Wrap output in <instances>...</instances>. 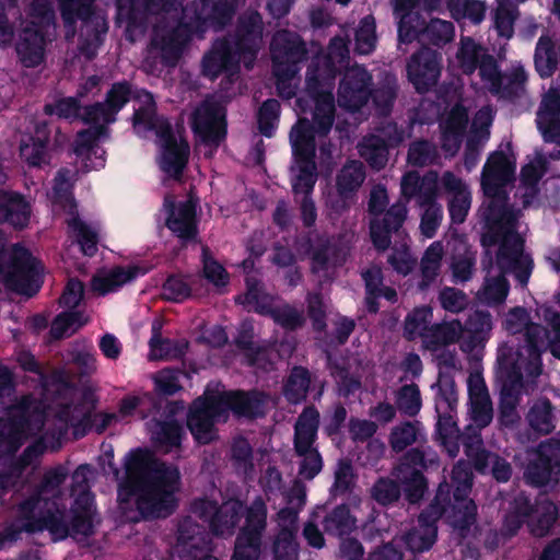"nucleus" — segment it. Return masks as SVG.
Masks as SVG:
<instances>
[{
  "label": "nucleus",
  "instance_id": "nucleus-1",
  "mask_svg": "<svg viewBox=\"0 0 560 560\" xmlns=\"http://www.w3.org/2000/svg\"><path fill=\"white\" fill-rule=\"evenodd\" d=\"M514 173L515 167L504 152L490 154L481 173V187L489 201L481 212L486 225L480 241L483 247L500 241L499 265L509 269L515 261L525 281L532 256L524 250V238L516 231L518 212L509 205L504 189L514 179Z\"/></svg>",
  "mask_w": 560,
  "mask_h": 560
},
{
  "label": "nucleus",
  "instance_id": "nucleus-2",
  "mask_svg": "<svg viewBox=\"0 0 560 560\" xmlns=\"http://www.w3.org/2000/svg\"><path fill=\"white\" fill-rule=\"evenodd\" d=\"M121 488L135 497L143 518L166 517L176 506L175 492L180 474L176 466L155 458L150 452L135 451L125 459V472L114 470Z\"/></svg>",
  "mask_w": 560,
  "mask_h": 560
},
{
  "label": "nucleus",
  "instance_id": "nucleus-3",
  "mask_svg": "<svg viewBox=\"0 0 560 560\" xmlns=\"http://www.w3.org/2000/svg\"><path fill=\"white\" fill-rule=\"evenodd\" d=\"M145 10L156 15L148 55L143 60L145 72L154 74L159 65L177 66L185 46L190 39V28L182 22V0H145Z\"/></svg>",
  "mask_w": 560,
  "mask_h": 560
},
{
  "label": "nucleus",
  "instance_id": "nucleus-4",
  "mask_svg": "<svg viewBox=\"0 0 560 560\" xmlns=\"http://www.w3.org/2000/svg\"><path fill=\"white\" fill-rule=\"evenodd\" d=\"M262 42V20L259 13L253 12L240 19L237 34L233 39L217 42L211 51L202 60V72L215 79L224 72L225 80L221 83V92H229L228 84L238 79V63L243 62L250 69Z\"/></svg>",
  "mask_w": 560,
  "mask_h": 560
},
{
  "label": "nucleus",
  "instance_id": "nucleus-5",
  "mask_svg": "<svg viewBox=\"0 0 560 560\" xmlns=\"http://www.w3.org/2000/svg\"><path fill=\"white\" fill-rule=\"evenodd\" d=\"M230 410L245 417L262 416L264 396L256 392H223L197 398L189 409L187 425L198 443L208 444L215 439L214 423L225 421Z\"/></svg>",
  "mask_w": 560,
  "mask_h": 560
},
{
  "label": "nucleus",
  "instance_id": "nucleus-6",
  "mask_svg": "<svg viewBox=\"0 0 560 560\" xmlns=\"http://www.w3.org/2000/svg\"><path fill=\"white\" fill-rule=\"evenodd\" d=\"M51 384L54 390L48 401L51 402L49 409L54 418L49 420L44 435L38 439L43 443L47 442L49 436L59 441L70 427L74 429V434L78 436L80 428H84L90 422L91 410L97 402L95 388L91 385L83 388L82 402L78 404L75 402L78 392L65 380L63 374L56 375Z\"/></svg>",
  "mask_w": 560,
  "mask_h": 560
},
{
  "label": "nucleus",
  "instance_id": "nucleus-7",
  "mask_svg": "<svg viewBox=\"0 0 560 560\" xmlns=\"http://www.w3.org/2000/svg\"><path fill=\"white\" fill-rule=\"evenodd\" d=\"M47 529L54 539L67 537L63 512L56 503L33 493L20 502L14 511V522L0 532V548L16 541L22 532L36 533Z\"/></svg>",
  "mask_w": 560,
  "mask_h": 560
},
{
  "label": "nucleus",
  "instance_id": "nucleus-8",
  "mask_svg": "<svg viewBox=\"0 0 560 560\" xmlns=\"http://www.w3.org/2000/svg\"><path fill=\"white\" fill-rule=\"evenodd\" d=\"M524 336L523 346L514 348L502 343L497 354L498 375L501 383L508 384L510 381H515L520 388H523L524 375L537 377L541 374L540 354L546 350L547 329L541 325H533L527 328Z\"/></svg>",
  "mask_w": 560,
  "mask_h": 560
},
{
  "label": "nucleus",
  "instance_id": "nucleus-9",
  "mask_svg": "<svg viewBox=\"0 0 560 560\" xmlns=\"http://www.w3.org/2000/svg\"><path fill=\"white\" fill-rule=\"evenodd\" d=\"M60 15L65 26V37L73 40L77 20L81 21L79 51L91 60L103 43L108 30L105 16L94 10V0H58Z\"/></svg>",
  "mask_w": 560,
  "mask_h": 560
},
{
  "label": "nucleus",
  "instance_id": "nucleus-10",
  "mask_svg": "<svg viewBox=\"0 0 560 560\" xmlns=\"http://www.w3.org/2000/svg\"><path fill=\"white\" fill-rule=\"evenodd\" d=\"M45 423L46 405L32 395L24 396L9 419H0V457L15 453L27 438L40 433Z\"/></svg>",
  "mask_w": 560,
  "mask_h": 560
},
{
  "label": "nucleus",
  "instance_id": "nucleus-11",
  "mask_svg": "<svg viewBox=\"0 0 560 560\" xmlns=\"http://www.w3.org/2000/svg\"><path fill=\"white\" fill-rule=\"evenodd\" d=\"M290 142L294 155V164L290 167L292 191L295 199L311 196L317 180L315 158V136L311 121L300 118L291 128Z\"/></svg>",
  "mask_w": 560,
  "mask_h": 560
},
{
  "label": "nucleus",
  "instance_id": "nucleus-12",
  "mask_svg": "<svg viewBox=\"0 0 560 560\" xmlns=\"http://www.w3.org/2000/svg\"><path fill=\"white\" fill-rule=\"evenodd\" d=\"M5 241L0 231V275L8 289L28 298L35 295L42 285L43 268L28 249L15 244L5 252Z\"/></svg>",
  "mask_w": 560,
  "mask_h": 560
},
{
  "label": "nucleus",
  "instance_id": "nucleus-13",
  "mask_svg": "<svg viewBox=\"0 0 560 560\" xmlns=\"http://www.w3.org/2000/svg\"><path fill=\"white\" fill-rule=\"evenodd\" d=\"M319 427V412L308 406L298 417L294 424L293 452L299 458L298 475L301 479L312 480L323 469V457L316 446Z\"/></svg>",
  "mask_w": 560,
  "mask_h": 560
},
{
  "label": "nucleus",
  "instance_id": "nucleus-14",
  "mask_svg": "<svg viewBox=\"0 0 560 560\" xmlns=\"http://www.w3.org/2000/svg\"><path fill=\"white\" fill-rule=\"evenodd\" d=\"M388 205L387 191L377 186L371 190L369 212L374 215L370 221V235L374 247L385 252L392 244V234L397 233L406 221L408 208L406 202L398 200L384 212Z\"/></svg>",
  "mask_w": 560,
  "mask_h": 560
},
{
  "label": "nucleus",
  "instance_id": "nucleus-15",
  "mask_svg": "<svg viewBox=\"0 0 560 560\" xmlns=\"http://www.w3.org/2000/svg\"><path fill=\"white\" fill-rule=\"evenodd\" d=\"M242 516L244 524L235 538L231 560H258L268 525V508L262 497H256L249 505L244 506Z\"/></svg>",
  "mask_w": 560,
  "mask_h": 560
},
{
  "label": "nucleus",
  "instance_id": "nucleus-16",
  "mask_svg": "<svg viewBox=\"0 0 560 560\" xmlns=\"http://www.w3.org/2000/svg\"><path fill=\"white\" fill-rule=\"evenodd\" d=\"M51 200L70 215L67 223L75 233L82 252L88 256H93L97 249V234L79 218L75 211L77 206L72 196L71 172L69 170L63 168L57 173L54 179Z\"/></svg>",
  "mask_w": 560,
  "mask_h": 560
},
{
  "label": "nucleus",
  "instance_id": "nucleus-17",
  "mask_svg": "<svg viewBox=\"0 0 560 560\" xmlns=\"http://www.w3.org/2000/svg\"><path fill=\"white\" fill-rule=\"evenodd\" d=\"M225 103L223 94H214L208 96L192 113V130L206 145L217 148L226 136Z\"/></svg>",
  "mask_w": 560,
  "mask_h": 560
},
{
  "label": "nucleus",
  "instance_id": "nucleus-18",
  "mask_svg": "<svg viewBox=\"0 0 560 560\" xmlns=\"http://www.w3.org/2000/svg\"><path fill=\"white\" fill-rule=\"evenodd\" d=\"M191 513L209 524L211 533L219 537H231L244 512L242 501L231 499L218 505L215 501L196 499L190 506Z\"/></svg>",
  "mask_w": 560,
  "mask_h": 560
},
{
  "label": "nucleus",
  "instance_id": "nucleus-19",
  "mask_svg": "<svg viewBox=\"0 0 560 560\" xmlns=\"http://www.w3.org/2000/svg\"><path fill=\"white\" fill-rule=\"evenodd\" d=\"M326 59H320L315 63L314 70L306 72L305 90L313 98L315 106L313 110V122L311 124L313 132L319 136H326L330 131L336 114L335 97L330 91L332 80H323L317 75L318 68L327 66Z\"/></svg>",
  "mask_w": 560,
  "mask_h": 560
},
{
  "label": "nucleus",
  "instance_id": "nucleus-20",
  "mask_svg": "<svg viewBox=\"0 0 560 560\" xmlns=\"http://www.w3.org/2000/svg\"><path fill=\"white\" fill-rule=\"evenodd\" d=\"M457 401L458 396L454 382L445 383L439 387L435 401L438 413L435 435L439 443L452 458L456 457L459 453L460 431L450 413L455 409Z\"/></svg>",
  "mask_w": 560,
  "mask_h": 560
},
{
  "label": "nucleus",
  "instance_id": "nucleus-21",
  "mask_svg": "<svg viewBox=\"0 0 560 560\" xmlns=\"http://www.w3.org/2000/svg\"><path fill=\"white\" fill-rule=\"evenodd\" d=\"M444 488L443 499L439 505L442 509V516L454 532L462 538L477 537L479 529L477 522V505L469 497H451L450 487L446 481H442L436 490L435 497Z\"/></svg>",
  "mask_w": 560,
  "mask_h": 560
},
{
  "label": "nucleus",
  "instance_id": "nucleus-22",
  "mask_svg": "<svg viewBox=\"0 0 560 560\" xmlns=\"http://www.w3.org/2000/svg\"><path fill=\"white\" fill-rule=\"evenodd\" d=\"M132 95V86L128 81L116 82L107 91L104 102L82 107L80 119L96 129H104V135L108 136V125L116 121L117 114Z\"/></svg>",
  "mask_w": 560,
  "mask_h": 560
},
{
  "label": "nucleus",
  "instance_id": "nucleus-23",
  "mask_svg": "<svg viewBox=\"0 0 560 560\" xmlns=\"http://www.w3.org/2000/svg\"><path fill=\"white\" fill-rule=\"evenodd\" d=\"M454 37V25L450 21L432 19L424 27H421L419 14L404 13L398 25V38L401 43H411L415 39L423 44L443 46Z\"/></svg>",
  "mask_w": 560,
  "mask_h": 560
},
{
  "label": "nucleus",
  "instance_id": "nucleus-24",
  "mask_svg": "<svg viewBox=\"0 0 560 560\" xmlns=\"http://www.w3.org/2000/svg\"><path fill=\"white\" fill-rule=\"evenodd\" d=\"M494 245H497V243ZM498 245H499V247H498V250L495 254V265L499 269V273L493 275V276L490 275L493 266H492V259H491V257H489V266L488 267L485 266V269L487 270L488 275L485 278L481 289L477 293L478 300L489 306H497V305H501L504 303V301L509 294V290H510L509 281L505 278L506 273L513 275L514 278L516 279V281L518 282V284L522 288H525L528 283L529 277L534 269V261L532 260L530 269H529V271L525 278V281H524L523 278L520 277V273H518L522 270L518 268V265L515 261L512 260L511 268H509V269L503 268L498 262V255L500 253V241L498 242ZM490 247L491 246L485 247L487 249L486 253L489 256H491V254L489 252Z\"/></svg>",
  "mask_w": 560,
  "mask_h": 560
},
{
  "label": "nucleus",
  "instance_id": "nucleus-25",
  "mask_svg": "<svg viewBox=\"0 0 560 560\" xmlns=\"http://www.w3.org/2000/svg\"><path fill=\"white\" fill-rule=\"evenodd\" d=\"M372 74L362 66L346 69L338 88V104L349 112H358L371 97Z\"/></svg>",
  "mask_w": 560,
  "mask_h": 560
},
{
  "label": "nucleus",
  "instance_id": "nucleus-26",
  "mask_svg": "<svg viewBox=\"0 0 560 560\" xmlns=\"http://www.w3.org/2000/svg\"><path fill=\"white\" fill-rule=\"evenodd\" d=\"M442 489H444L442 487ZM444 490L440 491L438 497L420 513L418 525L408 530L402 540L407 548L412 552H423L429 550L438 537V521L442 517V509L439 505L443 499Z\"/></svg>",
  "mask_w": 560,
  "mask_h": 560
},
{
  "label": "nucleus",
  "instance_id": "nucleus-27",
  "mask_svg": "<svg viewBox=\"0 0 560 560\" xmlns=\"http://www.w3.org/2000/svg\"><path fill=\"white\" fill-rule=\"evenodd\" d=\"M490 71V75L483 77L481 81L492 95L510 102L525 95L528 74L522 65H514L505 72H501L497 62Z\"/></svg>",
  "mask_w": 560,
  "mask_h": 560
},
{
  "label": "nucleus",
  "instance_id": "nucleus-28",
  "mask_svg": "<svg viewBox=\"0 0 560 560\" xmlns=\"http://www.w3.org/2000/svg\"><path fill=\"white\" fill-rule=\"evenodd\" d=\"M560 466V442H541L535 451V458L530 459L524 478L527 483L544 487L557 480Z\"/></svg>",
  "mask_w": 560,
  "mask_h": 560
},
{
  "label": "nucleus",
  "instance_id": "nucleus-29",
  "mask_svg": "<svg viewBox=\"0 0 560 560\" xmlns=\"http://www.w3.org/2000/svg\"><path fill=\"white\" fill-rule=\"evenodd\" d=\"M270 52L273 70L285 74L291 69L299 70L298 65L306 58L307 49L299 34L281 30L272 37Z\"/></svg>",
  "mask_w": 560,
  "mask_h": 560
},
{
  "label": "nucleus",
  "instance_id": "nucleus-30",
  "mask_svg": "<svg viewBox=\"0 0 560 560\" xmlns=\"http://www.w3.org/2000/svg\"><path fill=\"white\" fill-rule=\"evenodd\" d=\"M560 85L551 86L541 98L537 110L536 124L546 143H555L556 153H549L551 160L560 159Z\"/></svg>",
  "mask_w": 560,
  "mask_h": 560
},
{
  "label": "nucleus",
  "instance_id": "nucleus-31",
  "mask_svg": "<svg viewBox=\"0 0 560 560\" xmlns=\"http://www.w3.org/2000/svg\"><path fill=\"white\" fill-rule=\"evenodd\" d=\"M440 59V54L428 47L411 55L407 63V74L417 92L425 93L436 84L441 73Z\"/></svg>",
  "mask_w": 560,
  "mask_h": 560
},
{
  "label": "nucleus",
  "instance_id": "nucleus-32",
  "mask_svg": "<svg viewBox=\"0 0 560 560\" xmlns=\"http://www.w3.org/2000/svg\"><path fill=\"white\" fill-rule=\"evenodd\" d=\"M209 537L206 529L191 516H186L178 524L176 550L182 560H218L207 555Z\"/></svg>",
  "mask_w": 560,
  "mask_h": 560
},
{
  "label": "nucleus",
  "instance_id": "nucleus-33",
  "mask_svg": "<svg viewBox=\"0 0 560 560\" xmlns=\"http://www.w3.org/2000/svg\"><path fill=\"white\" fill-rule=\"evenodd\" d=\"M492 328V315L489 311L475 310L470 312L465 323H462L460 351L477 358L490 339Z\"/></svg>",
  "mask_w": 560,
  "mask_h": 560
},
{
  "label": "nucleus",
  "instance_id": "nucleus-34",
  "mask_svg": "<svg viewBox=\"0 0 560 560\" xmlns=\"http://www.w3.org/2000/svg\"><path fill=\"white\" fill-rule=\"evenodd\" d=\"M400 190L406 205L412 198H416L419 207L439 203V174L436 171H429L420 176L417 171H409L401 177Z\"/></svg>",
  "mask_w": 560,
  "mask_h": 560
},
{
  "label": "nucleus",
  "instance_id": "nucleus-35",
  "mask_svg": "<svg viewBox=\"0 0 560 560\" xmlns=\"http://www.w3.org/2000/svg\"><path fill=\"white\" fill-rule=\"evenodd\" d=\"M458 67L465 74H472L478 70L482 80L490 75V70L498 62L488 49L471 37H462L456 51Z\"/></svg>",
  "mask_w": 560,
  "mask_h": 560
},
{
  "label": "nucleus",
  "instance_id": "nucleus-36",
  "mask_svg": "<svg viewBox=\"0 0 560 560\" xmlns=\"http://www.w3.org/2000/svg\"><path fill=\"white\" fill-rule=\"evenodd\" d=\"M467 388L469 419L479 427H488L493 419V407L485 378L480 372L476 371L469 374Z\"/></svg>",
  "mask_w": 560,
  "mask_h": 560
},
{
  "label": "nucleus",
  "instance_id": "nucleus-37",
  "mask_svg": "<svg viewBox=\"0 0 560 560\" xmlns=\"http://www.w3.org/2000/svg\"><path fill=\"white\" fill-rule=\"evenodd\" d=\"M160 138L163 140L161 168L170 176L178 179L188 162L189 145L186 140L177 139L174 136L171 125L161 127Z\"/></svg>",
  "mask_w": 560,
  "mask_h": 560
},
{
  "label": "nucleus",
  "instance_id": "nucleus-38",
  "mask_svg": "<svg viewBox=\"0 0 560 560\" xmlns=\"http://www.w3.org/2000/svg\"><path fill=\"white\" fill-rule=\"evenodd\" d=\"M164 208L168 217L166 226L182 240H192L197 235L196 211L191 201L175 205L172 196L164 198Z\"/></svg>",
  "mask_w": 560,
  "mask_h": 560
},
{
  "label": "nucleus",
  "instance_id": "nucleus-39",
  "mask_svg": "<svg viewBox=\"0 0 560 560\" xmlns=\"http://www.w3.org/2000/svg\"><path fill=\"white\" fill-rule=\"evenodd\" d=\"M441 184L445 192L450 195L447 207L452 222L455 224L463 223L471 203L468 186L451 171L443 173Z\"/></svg>",
  "mask_w": 560,
  "mask_h": 560
},
{
  "label": "nucleus",
  "instance_id": "nucleus-40",
  "mask_svg": "<svg viewBox=\"0 0 560 560\" xmlns=\"http://www.w3.org/2000/svg\"><path fill=\"white\" fill-rule=\"evenodd\" d=\"M549 153L545 150L536 151L534 160L522 168L518 191L524 208L530 206L538 196V184L548 171ZM551 153H556V151Z\"/></svg>",
  "mask_w": 560,
  "mask_h": 560
},
{
  "label": "nucleus",
  "instance_id": "nucleus-41",
  "mask_svg": "<svg viewBox=\"0 0 560 560\" xmlns=\"http://www.w3.org/2000/svg\"><path fill=\"white\" fill-rule=\"evenodd\" d=\"M51 33L40 28L24 26L16 43V52L25 67H36L44 58L46 38Z\"/></svg>",
  "mask_w": 560,
  "mask_h": 560
},
{
  "label": "nucleus",
  "instance_id": "nucleus-42",
  "mask_svg": "<svg viewBox=\"0 0 560 560\" xmlns=\"http://www.w3.org/2000/svg\"><path fill=\"white\" fill-rule=\"evenodd\" d=\"M31 206L18 192L0 190V222H8L14 228L27 225Z\"/></svg>",
  "mask_w": 560,
  "mask_h": 560
},
{
  "label": "nucleus",
  "instance_id": "nucleus-43",
  "mask_svg": "<svg viewBox=\"0 0 560 560\" xmlns=\"http://www.w3.org/2000/svg\"><path fill=\"white\" fill-rule=\"evenodd\" d=\"M522 388L517 382H509L501 386L499 400V422L504 428H513L521 421L517 412Z\"/></svg>",
  "mask_w": 560,
  "mask_h": 560
},
{
  "label": "nucleus",
  "instance_id": "nucleus-44",
  "mask_svg": "<svg viewBox=\"0 0 560 560\" xmlns=\"http://www.w3.org/2000/svg\"><path fill=\"white\" fill-rule=\"evenodd\" d=\"M357 517L348 504H339L331 509L323 518L322 525L327 535L342 538L357 529Z\"/></svg>",
  "mask_w": 560,
  "mask_h": 560
},
{
  "label": "nucleus",
  "instance_id": "nucleus-45",
  "mask_svg": "<svg viewBox=\"0 0 560 560\" xmlns=\"http://www.w3.org/2000/svg\"><path fill=\"white\" fill-rule=\"evenodd\" d=\"M357 150L371 168L381 171L386 167L389 160V149L381 136L369 133L358 142Z\"/></svg>",
  "mask_w": 560,
  "mask_h": 560
},
{
  "label": "nucleus",
  "instance_id": "nucleus-46",
  "mask_svg": "<svg viewBox=\"0 0 560 560\" xmlns=\"http://www.w3.org/2000/svg\"><path fill=\"white\" fill-rule=\"evenodd\" d=\"M137 98L142 100V105L135 110L132 121L135 130L141 135L149 130H155L156 135L161 136V127L163 125H170L163 118L156 116L155 103L150 93L143 92L138 94Z\"/></svg>",
  "mask_w": 560,
  "mask_h": 560
},
{
  "label": "nucleus",
  "instance_id": "nucleus-47",
  "mask_svg": "<svg viewBox=\"0 0 560 560\" xmlns=\"http://www.w3.org/2000/svg\"><path fill=\"white\" fill-rule=\"evenodd\" d=\"M349 38L345 39L342 37L336 36L330 40L328 54L326 56H317L312 59L307 71L314 70V66L320 59L327 60V66H320L317 71V75L323 80H334L337 69L335 67L336 62H341L349 54L348 43Z\"/></svg>",
  "mask_w": 560,
  "mask_h": 560
},
{
  "label": "nucleus",
  "instance_id": "nucleus-48",
  "mask_svg": "<svg viewBox=\"0 0 560 560\" xmlns=\"http://www.w3.org/2000/svg\"><path fill=\"white\" fill-rule=\"evenodd\" d=\"M558 510L553 502L547 498L535 501V509L527 524L530 533L536 537L546 536L553 526Z\"/></svg>",
  "mask_w": 560,
  "mask_h": 560
},
{
  "label": "nucleus",
  "instance_id": "nucleus-49",
  "mask_svg": "<svg viewBox=\"0 0 560 560\" xmlns=\"http://www.w3.org/2000/svg\"><path fill=\"white\" fill-rule=\"evenodd\" d=\"M423 440L420 421H402L390 429L388 443L393 452L401 453Z\"/></svg>",
  "mask_w": 560,
  "mask_h": 560
},
{
  "label": "nucleus",
  "instance_id": "nucleus-50",
  "mask_svg": "<svg viewBox=\"0 0 560 560\" xmlns=\"http://www.w3.org/2000/svg\"><path fill=\"white\" fill-rule=\"evenodd\" d=\"M444 256V247L442 242H433L423 253L420 260L421 280L418 283L420 290H427L438 278L442 259Z\"/></svg>",
  "mask_w": 560,
  "mask_h": 560
},
{
  "label": "nucleus",
  "instance_id": "nucleus-51",
  "mask_svg": "<svg viewBox=\"0 0 560 560\" xmlns=\"http://www.w3.org/2000/svg\"><path fill=\"white\" fill-rule=\"evenodd\" d=\"M526 0H499L492 13L493 26L500 37L510 39L514 35V24L518 19V3Z\"/></svg>",
  "mask_w": 560,
  "mask_h": 560
},
{
  "label": "nucleus",
  "instance_id": "nucleus-52",
  "mask_svg": "<svg viewBox=\"0 0 560 560\" xmlns=\"http://www.w3.org/2000/svg\"><path fill=\"white\" fill-rule=\"evenodd\" d=\"M365 167L358 160L348 161L337 174L336 187L342 198L355 192L365 179Z\"/></svg>",
  "mask_w": 560,
  "mask_h": 560
},
{
  "label": "nucleus",
  "instance_id": "nucleus-53",
  "mask_svg": "<svg viewBox=\"0 0 560 560\" xmlns=\"http://www.w3.org/2000/svg\"><path fill=\"white\" fill-rule=\"evenodd\" d=\"M463 338L462 322L459 319H452L450 322H442L431 325L427 334L425 345L430 349H438L453 343H458Z\"/></svg>",
  "mask_w": 560,
  "mask_h": 560
},
{
  "label": "nucleus",
  "instance_id": "nucleus-54",
  "mask_svg": "<svg viewBox=\"0 0 560 560\" xmlns=\"http://www.w3.org/2000/svg\"><path fill=\"white\" fill-rule=\"evenodd\" d=\"M558 63V52L553 40L548 35H541L534 54L536 71L541 78H550L556 72Z\"/></svg>",
  "mask_w": 560,
  "mask_h": 560
},
{
  "label": "nucleus",
  "instance_id": "nucleus-55",
  "mask_svg": "<svg viewBox=\"0 0 560 560\" xmlns=\"http://www.w3.org/2000/svg\"><path fill=\"white\" fill-rule=\"evenodd\" d=\"M236 347L245 353L247 363L265 368L267 361V348L260 347L254 341V328L250 323H243L235 338Z\"/></svg>",
  "mask_w": 560,
  "mask_h": 560
},
{
  "label": "nucleus",
  "instance_id": "nucleus-56",
  "mask_svg": "<svg viewBox=\"0 0 560 560\" xmlns=\"http://www.w3.org/2000/svg\"><path fill=\"white\" fill-rule=\"evenodd\" d=\"M45 448L46 444L42 440L35 441L24 450L11 471L0 472V492L12 486L27 466L34 465Z\"/></svg>",
  "mask_w": 560,
  "mask_h": 560
},
{
  "label": "nucleus",
  "instance_id": "nucleus-57",
  "mask_svg": "<svg viewBox=\"0 0 560 560\" xmlns=\"http://www.w3.org/2000/svg\"><path fill=\"white\" fill-rule=\"evenodd\" d=\"M441 159L438 145L428 139H416L408 145L406 162L412 167L438 164Z\"/></svg>",
  "mask_w": 560,
  "mask_h": 560
},
{
  "label": "nucleus",
  "instance_id": "nucleus-58",
  "mask_svg": "<svg viewBox=\"0 0 560 560\" xmlns=\"http://www.w3.org/2000/svg\"><path fill=\"white\" fill-rule=\"evenodd\" d=\"M439 455L430 446L412 447L402 456L400 463L393 468L398 472L402 471H421L432 466H438Z\"/></svg>",
  "mask_w": 560,
  "mask_h": 560
},
{
  "label": "nucleus",
  "instance_id": "nucleus-59",
  "mask_svg": "<svg viewBox=\"0 0 560 560\" xmlns=\"http://www.w3.org/2000/svg\"><path fill=\"white\" fill-rule=\"evenodd\" d=\"M394 404L398 412L405 417L413 418L422 408V396L416 383L405 384L394 392Z\"/></svg>",
  "mask_w": 560,
  "mask_h": 560
},
{
  "label": "nucleus",
  "instance_id": "nucleus-60",
  "mask_svg": "<svg viewBox=\"0 0 560 560\" xmlns=\"http://www.w3.org/2000/svg\"><path fill=\"white\" fill-rule=\"evenodd\" d=\"M397 93V79L388 73L382 78L374 91L371 90V97L380 115L387 116L390 113Z\"/></svg>",
  "mask_w": 560,
  "mask_h": 560
},
{
  "label": "nucleus",
  "instance_id": "nucleus-61",
  "mask_svg": "<svg viewBox=\"0 0 560 560\" xmlns=\"http://www.w3.org/2000/svg\"><path fill=\"white\" fill-rule=\"evenodd\" d=\"M448 482L451 497H469L474 485L471 463L459 459L452 468Z\"/></svg>",
  "mask_w": 560,
  "mask_h": 560
},
{
  "label": "nucleus",
  "instance_id": "nucleus-62",
  "mask_svg": "<svg viewBox=\"0 0 560 560\" xmlns=\"http://www.w3.org/2000/svg\"><path fill=\"white\" fill-rule=\"evenodd\" d=\"M150 360H172L179 359L186 353L188 342L163 338L160 332H155L150 340Z\"/></svg>",
  "mask_w": 560,
  "mask_h": 560
},
{
  "label": "nucleus",
  "instance_id": "nucleus-63",
  "mask_svg": "<svg viewBox=\"0 0 560 560\" xmlns=\"http://www.w3.org/2000/svg\"><path fill=\"white\" fill-rule=\"evenodd\" d=\"M392 476L404 487L406 499L409 503L416 504L420 502L427 490L428 480L421 471H402L392 470Z\"/></svg>",
  "mask_w": 560,
  "mask_h": 560
},
{
  "label": "nucleus",
  "instance_id": "nucleus-64",
  "mask_svg": "<svg viewBox=\"0 0 560 560\" xmlns=\"http://www.w3.org/2000/svg\"><path fill=\"white\" fill-rule=\"evenodd\" d=\"M310 384V372L302 366H295L283 386V395L289 402L299 404L306 398Z\"/></svg>",
  "mask_w": 560,
  "mask_h": 560
}]
</instances>
